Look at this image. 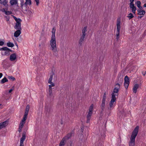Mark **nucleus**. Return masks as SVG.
Wrapping results in <instances>:
<instances>
[{"mask_svg":"<svg viewBox=\"0 0 146 146\" xmlns=\"http://www.w3.org/2000/svg\"><path fill=\"white\" fill-rule=\"evenodd\" d=\"M110 106L108 108V111H109V114L111 112V110L112 109V108L113 107V104L110 103Z\"/></svg>","mask_w":146,"mask_h":146,"instance_id":"23","label":"nucleus"},{"mask_svg":"<svg viewBox=\"0 0 146 146\" xmlns=\"http://www.w3.org/2000/svg\"><path fill=\"white\" fill-rule=\"evenodd\" d=\"M131 9H132V12L134 14H135V11L137 9L136 7H135V8H132Z\"/></svg>","mask_w":146,"mask_h":146,"instance_id":"43","label":"nucleus"},{"mask_svg":"<svg viewBox=\"0 0 146 146\" xmlns=\"http://www.w3.org/2000/svg\"><path fill=\"white\" fill-rule=\"evenodd\" d=\"M23 2H23H21V7L22 9H23V6L24 5Z\"/></svg>","mask_w":146,"mask_h":146,"instance_id":"53","label":"nucleus"},{"mask_svg":"<svg viewBox=\"0 0 146 146\" xmlns=\"http://www.w3.org/2000/svg\"><path fill=\"white\" fill-rule=\"evenodd\" d=\"M84 129V126L82 125L81 127V131L80 132H81V135H83V134H82V133L83 132V131Z\"/></svg>","mask_w":146,"mask_h":146,"instance_id":"37","label":"nucleus"},{"mask_svg":"<svg viewBox=\"0 0 146 146\" xmlns=\"http://www.w3.org/2000/svg\"><path fill=\"white\" fill-rule=\"evenodd\" d=\"M7 45L8 47H13L14 46V45L13 43L10 42H7Z\"/></svg>","mask_w":146,"mask_h":146,"instance_id":"22","label":"nucleus"},{"mask_svg":"<svg viewBox=\"0 0 146 146\" xmlns=\"http://www.w3.org/2000/svg\"><path fill=\"white\" fill-rule=\"evenodd\" d=\"M139 128V126H137L133 131L130 137L129 146H135V139L138 134Z\"/></svg>","mask_w":146,"mask_h":146,"instance_id":"2","label":"nucleus"},{"mask_svg":"<svg viewBox=\"0 0 146 146\" xmlns=\"http://www.w3.org/2000/svg\"><path fill=\"white\" fill-rule=\"evenodd\" d=\"M26 1L28 3L29 5H30L31 4V0H26Z\"/></svg>","mask_w":146,"mask_h":146,"instance_id":"44","label":"nucleus"},{"mask_svg":"<svg viewBox=\"0 0 146 146\" xmlns=\"http://www.w3.org/2000/svg\"><path fill=\"white\" fill-rule=\"evenodd\" d=\"M115 86H118V88L115 87L112 93H113L114 94L115 93H118L119 91V89L120 88V85L119 83H117L115 84Z\"/></svg>","mask_w":146,"mask_h":146,"instance_id":"6","label":"nucleus"},{"mask_svg":"<svg viewBox=\"0 0 146 146\" xmlns=\"http://www.w3.org/2000/svg\"><path fill=\"white\" fill-rule=\"evenodd\" d=\"M106 92H105L104 93V95L103 96V98L102 100H106Z\"/></svg>","mask_w":146,"mask_h":146,"instance_id":"32","label":"nucleus"},{"mask_svg":"<svg viewBox=\"0 0 146 146\" xmlns=\"http://www.w3.org/2000/svg\"><path fill=\"white\" fill-rule=\"evenodd\" d=\"M8 78L12 81H15V78L12 76H8Z\"/></svg>","mask_w":146,"mask_h":146,"instance_id":"31","label":"nucleus"},{"mask_svg":"<svg viewBox=\"0 0 146 146\" xmlns=\"http://www.w3.org/2000/svg\"><path fill=\"white\" fill-rule=\"evenodd\" d=\"M11 49L7 47H4L2 48H0V50L1 51H7L9 52H10Z\"/></svg>","mask_w":146,"mask_h":146,"instance_id":"15","label":"nucleus"},{"mask_svg":"<svg viewBox=\"0 0 146 146\" xmlns=\"http://www.w3.org/2000/svg\"><path fill=\"white\" fill-rule=\"evenodd\" d=\"M146 73V71H145V72H142V74H143V76H145V75Z\"/></svg>","mask_w":146,"mask_h":146,"instance_id":"55","label":"nucleus"},{"mask_svg":"<svg viewBox=\"0 0 146 146\" xmlns=\"http://www.w3.org/2000/svg\"><path fill=\"white\" fill-rule=\"evenodd\" d=\"M66 141L65 138H63L59 143V146H64L65 144L64 142Z\"/></svg>","mask_w":146,"mask_h":146,"instance_id":"18","label":"nucleus"},{"mask_svg":"<svg viewBox=\"0 0 146 146\" xmlns=\"http://www.w3.org/2000/svg\"><path fill=\"white\" fill-rule=\"evenodd\" d=\"M54 74V72L53 71H52V74L50 75V78L48 81V83H49L50 84H52V83H53L52 82V79L53 75Z\"/></svg>","mask_w":146,"mask_h":146,"instance_id":"16","label":"nucleus"},{"mask_svg":"<svg viewBox=\"0 0 146 146\" xmlns=\"http://www.w3.org/2000/svg\"><path fill=\"white\" fill-rule=\"evenodd\" d=\"M13 16V18L16 21H18V19H17L16 17H15V16Z\"/></svg>","mask_w":146,"mask_h":146,"instance_id":"52","label":"nucleus"},{"mask_svg":"<svg viewBox=\"0 0 146 146\" xmlns=\"http://www.w3.org/2000/svg\"><path fill=\"white\" fill-rule=\"evenodd\" d=\"M49 97L50 98H53V94H52V92H51L50 90H49Z\"/></svg>","mask_w":146,"mask_h":146,"instance_id":"34","label":"nucleus"},{"mask_svg":"<svg viewBox=\"0 0 146 146\" xmlns=\"http://www.w3.org/2000/svg\"><path fill=\"white\" fill-rule=\"evenodd\" d=\"M28 111H25V113H24V115H25L26 116H27L28 113Z\"/></svg>","mask_w":146,"mask_h":146,"instance_id":"48","label":"nucleus"},{"mask_svg":"<svg viewBox=\"0 0 146 146\" xmlns=\"http://www.w3.org/2000/svg\"><path fill=\"white\" fill-rule=\"evenodd\" d=\"M8 120H6L5 121H4L3 122H1L0 123L1 124L2 126V128L5 127L6 126H7L8 124Z\"/></svg>","mask_w":146,"mask_h":146,"instance_id":"14","label":"nucleus"},{"mask_svg":"<svg viewBox=\"0 0 146 146\" xmlns=\"http://www.w3.org/2000/svg\"><path fill=\"white\" fill-rule=\"evenodd\" d=\"M127 17L129 18V20H130L134 17V16L132 13H130Z\"/></svg>","mask_w":146,"mask_h":146,"instance_id":"25","label":"nucleus"},{"mask_svg":"<svg viewBox=\"0 0 146 146\" xmlns=\"http://www.w3.org/2000/svg\"><path fill=\"white\" fill-rule=\"evenodd\" d=\"M5 9L6 10H7L8 9V5H5Z\"/></svg>","mask_w":146,"mask_h":146,"instance_id":"54","label":"nucleus"},{"mask_svg":"<svg viewBox=\"0 0 146 146\" xmlns=\"http://www.w3.org/2000/svg\"><path fill=\"white\" fill-rule=\"evenodd\" d=\"M7 1L6 0H3L2 1V4H3L4 6L7 5Z\"/></svg>","mask_w":146,"mask_h":146,"instance_id":"36","label":"nucleus"},{"mask_svg":"<svg viewBox=\"0 0 146 146\" xmlns=\"http://www.w3.org/2000/svg\"><path fill=\"white\" fill-rule=\"evenodd\" d=\"M3 76V74L2 73H0V78H1V77L2 76Z\"/></svg>","mask_w":146,"mask_h":146,"instance_id":"61","label":"nucleus"},{"mask_svg":"<svg viewBox=\"0 0 146 146\" xmlns=\"http://www.w3.org/2000/svg\"><path fill=\"white\" fill-rule=\"evenodd\" d=\"M30 108V107L29 105H27L26 106L25 111L29 112Z\"/></svg>","mask_w":146,"mask_h":146,"instance_id":"41","label":"nucleus"},{"mask_svg":"<svg viewBox=\"0 0 146 146\" xmlns=\"http://www.w3.org/2000/svg\"><path fill=\"white\" fill-rule=\"evenodd\" d=\"M6 17V21H8L9 20V17Z\"/></svg>","mask_w":146,"mask_h":146,"instance_id":"56","label":"nucleus"},{"mask_svg":"<svg viewBox=\"0 0 146 146\" xmlns=\"http://www.w3.org/2000/svg\"><path fill=\"white\" fill-rule=\"evenodd\" d=\"M105 101L106 100H102V103L101 105L100 106L101 109H102V110L103 109H105Z\"/></svg>","mask_w":146,"mask_h":146,"instance_id":"19","label":"nucleus"},{"mask_svg":"<svg viewBox=\"0 0 146 146\" xmlns=\"http://www.w3.org/2000/svg\"><path fill=\"white\" fill-rule=\"evenodd\" d=\"M129 84V83L124 82V85L126 89H127Z\"/></svg>","mask_w":146,"mask_h":146,"instance_id":"29","label":"nucleus"},{"mask_svg":"<svg viewBox=\"0 0 146 146\" xmlns=\"http://www.w3.org/2000/svg\"><path fill=\"white\" fill-rule=\"evenodd\" d=\"M124 82L129 83V78L127 76H126L125 77Z\"/></svg>","mask_w":146,"mask_h":146,"instance_id":"24","label":"nucleus"},{"mask_svg":"<svg viewBox=\"0 0 146 146\" xmlns=\"http://www.w3.org/2000/svg\"><path fill=\"white\" fill-rule=\"evenodd\" d=\"M72 142L71 141H70L69 142V144L70 146H72Z\"/></svg>","mask_w":146,"mask_h":146,"instance_id":"60","label":"nucleus"},{"mask_svg":"<svg viewBox=\"0 0 146 146\" xmlns=\"http://www.w3.org/2000/svg\"><path fill=\"white\" fill-rule=\"evenodd\" d=\"M117 55L116 56V58L117 59H118L119 58V56H120V51H117Z\"/></svg>","mask_w":146,"mask_h":146,"instance_id":"40","label":"nucleus"},{"mask_svg":"<svg viewBox=\"0 0 146 146\" xmlns=\"http://www.w3.org/2000/svg\"><path fill=\"white\" fill-rule=\"evenodd\" d=\"M118 77V78L117 82H118V83H120L121 84L123 81V76L122 75H121V74L120 75H119V74Z\"/></svg>","mask_w":146,"mask_h":146,"instance_id":"10","label":"nucleus"},{"mask_svg":"<svg viewBox=\"0 0 146 146\" xmlns=\"http://www.w3.org/2000/svg\"><path fill=\"white\" fill-rule=\"evenodd\" d=\"M94 107V105L93 104H92L91 106L89 108V111L90 112H92L93 108Z\"/></svg>","mask_w":146,"mask_h":146,"instance_id":"28","label":"nucleus"},{"mask_svg":"<svg viewBox=\"0 0 146 146\" xmlns=\"http://www.w3.org/2000/svg\"><path fill=\"white\" fill-rule=\"evenodd\" d=\"M143 7L146 8V3L144 5H143Z\"/></svg>","mask_w":146,"mask_h":146,"instance_id":"64","label":"nucleus"},{"mask_svg":"<svg viewBox=\"0 0 146 146\" xmlns=\"http://www.w3.org/2000/svg\"><path fill=\"white\" fill-rule=\"evenodd\" d=\"M20 29H18L15 32L14 34V36L16 37H17L19 36L21 33V28H19Z\"/></svg>","mask_w":146,"mask_h":146,"instance_id":"7","label":"nucleus"},{"mask_svg":"<svg viewBox=\"0 0 146 146\" xmlns=\"http://www.w3.org/2000/svg\"><path fill=\"white\" fill-rule=\"evenodd\" d=\"M55 85L54 83H52V84H51L50 85H49V91L50 90L51 92H52V87L54 86Z\"/></svg>","mask_w":146,"mask_h":146,"instance_id":"27","label":"nucleus"},{"mask_svg":"<svg viewBox=\"0 0 146 146\" xmlns=\"http://www.w3.org/2000/svg\"><path fill=\"white\" fill-rule=\"evenodd\" d=\"M139 84H137L134 86L133 90L134 93H136L137 89L139 87Z\"/></svg>","mask_w":146,"mask_h":146,"instance_id":"13","label":"nucleus"},{"mask_svg":"<svg viewBox=\"0 0 146 146\" xmlns=\"http://www.w3.org/2000/svg\"><path fill=\"white\" fill-rule=\"evenodd\" d=\"M55 27H54L52 28V35L51 39L50 41V44L52 50L54 52H56L57 50L56 47V37L55 36Z\"/></svg>","mask_w":146,"mask_h":146,"instance_id":"1","label":"nucleus"},{"mask_svg":"<svg viewBox=\"0 0 146 146\" xmlns=\"http://www.w3.org/2000/svg\"><path fill=\"white\" fill-rule=\"evenodd\" d=\"M139 9L141 10V9H142V7L140 5L138 7Z\"/></svg>","mask_w":146,"mask_h":146,"instance_id":"59","label":"nucleus"},{"mask_svg":"<svg viewBox=\"0 0 146 146\" xmlns=\"http://www.w3.org/2000/svg\"><path fill=\"white\" fill-rule=\"evenodd\" d=\"M12 12L11 11H6L5 14L7 15H9L12 14Z\"/></svg>","mask_w":146,"mask_h":146,"instance_id":"38","label":"nucleus"},{"mask_svg":"<svg viewBox=\"0 0 146 146\" xmlns=\"http://www.w3.org/2000/svg\"><path fill=\"white\" fill-rule=\"evenodd\" d=\"M8 80L6 77H4L1 80L0 83L2 84H3L6 82H8Z\"/></svg>","mask_w":146,"mask_h":146,"instance_id":"21","label":"nucleus"},{"mask_svg":"<svg viewBox=\"0 0 146 146\" xmlns=\"http://www.w3.org/2000/svg\"><path fill=\"white\" fill-rule=\"evenodd\" d=\"M16 58L17 56L16 53H13L10 55V60L11 61H13L16 59Z\"/></svg>","mask_w":146,"mask_h":146,"instance_id":"8","label":"nucleus"},{"mask_svg":"<svg viewBox=\"0 0 146 146\" xmlns=\"http://www.w3.org/2000/svg\"><path fill=\"white\" fill-rule=\"evenodd\" d=\"M135 4H136L137 7H138L141 5V2L140 1H137Z\"/></svg>","mask_w":146,"mask_h":146,"instance_id":"39","label":"nucleus"},{"mask_svg":"<svg viewBox=\"0 0 146 146\" xmlns=\"http://www.w3.org/2000/svg\"><path fill=\"white\" fill-rule=\"evenodd\" d=\"M27 4H28V3L26 1V2L25 3L24 5H25L26 6H27Z\"/></svg>","mask_w":146,"mask_h":146,"instance_id":"63","label":"nucleus"},{"mask_svg":"<svg viewBox=\"0 0 146 146\" xmlns=\"http://www.w3.org/2000/svg\"><path fill=\"white\" fill-rule=\"evenodd\" d=\"M84 37L81 36L79 41L78 46L79 47L82 46V44L84 43Z\"/></svg>","mask_w":146,"mask_h":146,"instance_id":"9","label":"nucleus"},{"mask_svg":"<svg viewBox=\"0 0 146 146\" xmlns=\"http://www.w3.org/2000/svg\"><path fill=\"white\" fill-rule=\"evenodd\" d=\"M120 18H118L117 19V33H116V39L118 40L119 38V31L121 28L120 26Z\"/></svg>","mask_w":146,"mask_h":146,"instance_id":"3","label":"nucleus"},{"mask_svg":"<svg viewBox=\"0 0 146 146\" xmlns=\"http://www.w3.org/2000/svg\"><path fill=\"white\" fill-rule=\"evenodd\" d=\"M36 3V5L38 6L39 3V0H35Z\"/></svg>","mask_w":146,"mask_h":146,"instance_id":"47","label":"nucleus"},{"mask_svg":"<svg viewBox=\"0 0 146 146\" xmlns=\"http://www.w3.org/2000/svg\"><path fill=\"white\" fill-rule=\"evenodd\" d=\"M22 20L20 18L18 19V21H16V25L14 27V28L15 29H20L19 28H21V22Z\"/></svg>","mask_w":146,"mask_h":146,"instance_id":"5","label":"nucleus"},{"mask_svg":"<svg viewBox=\"0 0 146 146\" xmlns=\"http://www.w3.org/2000/svg\"><path fill=\"white\" fill-rule=\"evenodd\" d=\"M73 134V131H72L70 133L67 134L65 137H64V138L66 140H67L71 138L72 135Z\"/></svg>","mask_w":146,"mask_h":146,"instance_id":"11","label":"nucleus"},{"mask_svg":"<svg viewBox=\"0 0 146 146\" xmlns=\"http://www.w3.org/2000/svg\"><path fill=\"white\" fill-rule=\"evenodd\" d=\"M92 112L89 111L87 115V117L91 118V116L92 115Z\"/></svg>","mask_w":146,"mask_h":146,"instance_id":"33","label":"nucleus"},{"mask_svg":"<svg viewBox=\"0 0 146 146\" xmlns=\"http://www.w3.org/2000/svg\"><path fill=\"white\" fill-rule=\"evenodd\" d=\"M87 121H86V123H88L89 122H90V119H91V118H90V117H89V118L88 117H87Z\"/></svg>","mask_w":146,"mask_h":146,"instance_id":"49","label":"nucleus"},{"mask_svg":"<svg viewBox=\"0 0 146 146\" xmlns=\"http://www.w3.org/2000/svg\"><path fill=\"white\" fill-rule=\"evenodd\" d=\"M9 54H10V53L8 51H6L5 52L4 55H9Z\"/></svg>","mask_w":146,"mask_h":146,"instance_id":"46","label":"nucleus"},{"mask_svg":"<svg viewBox=\"0 0 146 146\" xmlns=\"http://www.w3.org/2000/svg\"><path fill=\"white\" fill-rule=\"evenodd\" d=\"M115 100H116L111 99L110 103H111V104H113L114 102L115 101Z\"/></svg>","mask_w":146,"mask_h":146,"instance_id":"45","label":"nucleus"},{"mask_svg":"<svg viewBox=\"0 0 146 146\" xmlns=\"http://www.w3.org/2000/svg\"><path fill=\"white\" fill-rule=\"evenodd\" d=\"M87 27H85L82 29V35L81 36H82L83 37H85V35H86V33L85 32L86 31H87Z\"/></svg>","mask_w":146,"mask_h":146,"instance_id":"17","label":"nucleus"},{"mask_svg":"<svg viewBox=\"0 0 146 146\" xmlns=\"http://www.w3.org/2000/svg\"><path fill=\"white\" fill-rule=\"evenodd\" d=\"M21 130H22V129H20V128H19V129H18V131H19V133L21 132Z\"/></svg>","mask_w":146,"mask_h":146,"instance_id":"62","label":"nucleus"},{"mask_svg":"<svg viewBox=\"0 0 146 146\" xmlns=\"http://www.w3.org/2000/svg\"><path fill=\"white\" fill-rule=\"evenodd\" d=\"M133 2H130L129 3V7L131 9L133 8L136 7L135 6V4L133 3Z\"/></svg>","mask_w":146,"mask_h":146,"instance_id":"26","label":"nucleus"},{"mask_svg":"<svg viewBox=\"0 0 146 146\" xmlns=\"http://www.w3.org/2000/svg\"><path fill=\"white\" fill-rule=\"evenodd\" d=\"M27 116L24 115L23 117L22 120H21V121H22V122H25V121L27 119Z\"/></svg>","mask_w":146,"mask_h":146,"instance_id":"35","label":"nucleus"},{"mask_svg":"<svg viewBox=\"0 0 146 146\" xmlns=\"http://www.w3.org/2000/svg\"><path fill=\"white\" fill-rule=\"evenodd\" d=\"M26 132L24 131L22 133V137L20 139V143L19 146H24L23 142L26 138Z\"/></svg>","mask_w":146,"mask_h":146,"instance_id":"4","label":"nucleus"},{"mask_svg":"<svg viewBox=\"0 0 146 146\" xmlns=\"http://www.w3.org/2000/svg\"><path fill=\"white\" fill-rule=\"evenodd\" d=\"M4 42L2 41H0V46H2L4 45Z\"/></svg>","mask_w":146,"mask_h":146,"instance_id":"51","label":"nucleus"},{"mask_svg":"<svg viewBox=\"0 0 146 146\" xmlns=\"http://www.w3.org/2000/svg\"><path fill=\"white\" fill-rule=\"evenodd\" d=\"M116 95L113 93H112L111 94V99L116 100V98H115Z\"/></svg>","mask_w":146,"mask_h":146,"instance_id":"30","label":"nucleus"},{"mask_svg":"<svg viewBox=\"0 0 146 146\" xmlns=\"http://www.w3.org/2000/svg\"><path fill=\"white\" fill-rule=\"evenodd\" d=\"M143 35L144 36H145L146 35V29L144 31Z\"/></svg>","mask_w":146,"mask_h":146,"instance_id":"58","label":"nucleus"},{"mask_svg":"<svg viewBox=\"0 0 146 146\" xmlns=\"http://www.w3.org/2000/svg\"><path fill=\"white\" fill-rule=\"evenodd\" d=\"M5 10V9L3 8L2 9H1V11H2L3 12H4L5 13V12L6 11Z\"/></svg>","mask_w":146,"mask_h":146,"instance_id":"50","label":"nucleus"},{"mask_svg":"<svg viewBox=\"0 0 146 146\" xmlns=\"http://www.w3.org/2000/svg\"><path fill=\"white\" fill-rule=\"evenodd\" d=\"M104 109H103L102 110V109H101V111H100V114H103V111H104Z\"/></svg>","mask_w":146,"mask_h":146,"instance_id":"57","label":"nucleus"},{"mask_svg":"<svg viewBox=\"0 0 146 146\" xmlns=\"http://www.w3.org/2000/svg\"><path fill=\"white\" fill-rule=\"evenodd\" d=\"M138 12L137 14L139 15H144L145 13V11L144 10H141V9H138L137 10Z\"/></svg>","mask_w":146,"mask_h":146,"instance_id":"12","label":"nucleus"},{"mask_svg":"<svg viewBox=\"0 0 146 146\" xmlns=\"http://www.w3.org/2000/svg\"><path fill=\"white\" fill-rule=\"evenodd\" d=\"M10 2L11 5H16L17 4V0H11Z\"/></svg>","mask_w":146,"mask_h":146,"instance_id":"20","label":"nucleus"},{"mask_svg":"<svg viewBox=\"0 0 146 146\" xmlns=\"http://www.w3.org/2000/svg\"><path fill=\"white\" fill-rule=\"evenodd\" d=\"M25 123V122H22L21 121L20 123L19 126L23 127Z\"/></svg>","mask_w":146,"mask_h":146,"instance_id":"42","label":"nucleus"}]
</instances>
